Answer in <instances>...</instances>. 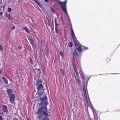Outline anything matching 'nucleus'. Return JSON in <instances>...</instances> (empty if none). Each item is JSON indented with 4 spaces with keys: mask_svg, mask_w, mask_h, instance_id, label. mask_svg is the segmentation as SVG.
I'll use <instances>...</instances> for the list:
<instances>
[{
    "mask_svg": "<svg viewBox=\"0 0 120 120\" xmlns=\"http://www.w3.org/2000/svg\"><path fill=\"white\" fill-rule=\"evenodd\" d=\"M2 109L4 112H7L8 111V108L6 105H4L2 106Z\"/></svg>",
    "mask_w": 120,
    "mask_h": 120,
    "instance_id": "9d476101",
    "label": "nucleus"
},
{
    "mask_svg": "<svg viewBox=\"0 0 120 120\" xmlns=\"http://www.w3.org/2000/svg\"><path fill=\"white\" fill-rule=\"evenodd\" d=\"M51 11L53 13H55V11L52 8H51Z\"/></svg>",
    "mask_w": 120,
    "mask_h": 120,
    "instance_id": "bb28decb",
    "label": "nucleus"
},
{
    "mask_svg": "<svg viewBox=\"0 0 120 120\" xmlns=\"http://www.w3.org/2000/svg\"><path fill=\"white\" fill-rule=\"evenodd\" d=\"M55 31H56V33L57 34H58L59 33L58 30L57 28V27H55Z\"/></svg>",
    "mask_w": 120,
    "mask_h": 120,
    "instance_id": "a878e982",
    "label": "nucleus"
},
{
    "mask_svg": "<svg viewBox=\"0 0 120 120\" xmlns=\"http://www.w3.org/2000/svg\"><path fill=\"white\" fill-rule=\"evenodd\" d=\"M55 2L58 1L61 6L63 11L66 14L70 22H71L70 17L68 14L67 10V4L68 0H66L64 2H62L59 0H54Z\"/></svg>",
    "mask_w": 120,
    "mask_h": 120,
    "instance_id": "f03ea898",
    "label": "nucleus"
},
{
    "mask_svg": "<svg viewBox=\"0 0 120 120\" xmlns=\"http://www.w3.org/2000/svg\"><path fill=\"white\" fill-rule=\"evenodd\" d=\"M74 75H75V79H76V77H75V74H74Z\"/></svg>",
    "mask_w": 120,
    "mask_h": 120,
    "instance_id": "c03bdc74",
    "label": "nucleus"
},
{
    "mask_svg": "<svg viewBox=\"0 0 120 120\" xmlns=\"http://www.w3.org/2000/svg\"><path fill=\"white\" fill-rule=\"evenodd\" d=\"M28 38L30 43L32 45H33L34 44V41L32 38L29 36Z\"/></svg>",
    "mask_w": 120,
    "mask_h": 120,
    "instance_id": "f8f14e48",
    "label": "nucleus"
},
{
    "mask_svg": "<svg viewBox=\"0 0 120 120\" xmlns=\"http://www.w3.org/2000/svg\"><path fill=\"white\" fill-rule=\"evenodd\" d=\"M75 72H76V74L77 75V76H78L79 77V73H78V70H77V69H75Z\"/></svg>",
    "mask_w": 120,
    "mask_h": 120,
    "instance_id": "5701e85b",
    "label": "nucleus"
},
{
    "mask_svg": "<svg viewBox=\"0 0 120 120\" xmlns=\"http://www.w3.org/2000/svg\"><path fill=\"white\" fill-rule=\"evenodd\" d=\"M1 114H2V113H1Z\"/></svg>",
    "mask_w": 120,
    "mask_h": 120,
    "instance_id": "a18cd8bd",
    "label": "nucleus"
},
{
    "mask_svg": "<svg viewBox=\"0 0 120 120\" xmlns=\"http://www.w3.org/2000/svg\"><path fill=\"white\" fill-rule=\"evenodd\" d=\"M55 24L57 23V20L56 19H55Z\"/></svg>",
    "mask_w": 120,
    "mask_h": 120,
    "instance_id": "f704fd0d",
    "label": "nucleus"
},
{
    "mask_svg": "<svg viewBox=\"0 0 120 120\" xmlns=\"http://www.w3.org/2000/svg\"><path fill=\"white\" fill-rule=\"evenodd\" d=\"M91 108L92 109L93 111V112L94 117L96 118V116H97V117L98 112L94 108H92L91 107Z\"/></svg>",
    "mask_w": 120,
    "mask_h": 120,
    "instance_id": "423d86ee",
    "label": "nucleus"
},
{
    "mask_svg": "<svg viewBox=\"0 0 120 120\" xmlns=\"http://www.w3.org/2000/svg\"><path fill=\"white\" fill-rule=\"evenodd\" d=\"M5 16L8 17L9 19H12L13 18L9 14H8L7 13H6V14Z\"/></svg>",
    "mask_w": 120,
    "mask_h": 120,
    "instance_id": "9b49d317",
    "label": "nucleus"
},
{
    "mask_svg": "<svg viewBox=\"0 0 120 120\" xmlns=\"http://www.w3.org/2000/svg\"><path fill=\"white\" fill-rule=\"evenodd\" d=\"M0 120H2V118L1 116H0Z\"/></svg>",
    "mask_w": 120,
    "mask_h": 120,
    "instance_id": "c9c22d12",
    "label": "nucleus"
},
{
    "mask_svg": "<svg viewBox=\"0 0 120 120\" xmlns=\"http://www.w3.org/2000/svg\"><path fill=\"white\" fill-rule=\"evenodd\" d=\"M60 71L63 76L65 75V74L64 71L62 69H61L60 70Z\"/></svg>",
    "mask_w": 120,
    "mask_h": 120,
    "instance_id": "4be33fe9",
    "label": "nucleus"
},
{
    "mask_svg": "<svg viewBox=\"0 0 120 120\" xmlns=\"http://www.w3.org/2000/svg\"><path fill=\"white\" fill-rule=\"evenodd\" d=\"M70 29L71 32V34L73 40L76 46H78V45L77 43V42L76 41L77 39L74 33L72 26H71V27Z\"/></svg>",
    "mask_w": 120,
    "mask_h": 120,
    "instance_id": "20e7f679",
    "label": "nucleus"
},
{
    "mask_svg": "<svg viewBox=\"0 0 120 120\" xmlns=\"http://www.w3.org/2000/svg\"><path fill=\"white\" fill-rule=\"evenodd\" d=\"M82 49V48L81 46H79L78 48H77V49L79 52H81Z\"/></svg>",
    "mask_w": 120,
    "mask_h": 120,
    "instance_id": "412c9836",
    "label": "nucleus"
},
{
    "mask_svg": "<svg viewBox=\"0 0 120 120\" xmlns=\"http://www.w3.org/2000/svg\"><path fill=\"white\" fill-rule=\"evenodd\" d=\"M77 81L79 84H80V80L79 79H78L77 80Z\"/></svg>",
    "mask_w": 120,
    "mask_h": 120,
    "instance_id": "cd10ccee",
    "label": "nucleus"
},
{
    "mask_svg": "<svg viewBox=\"0 0 120 120\" xmlns=\"http://www.w3.org/2000/svg\"><path fill=\"white\" fill-rule=\"evenodd\" d=\"M45 49H44V52L47 56H48L49 55V52L48 49L46 48H45Z\"/></svg>",
    "mask_w": 120,
    "mask_h": 120,
    "instance_id": "f3484780",
    "label": "nucleus"
},
{
    "mask_svg": "<svg viewBox=\"0 0 120 120\" xmlns=\"http://www.w3.org/2000/svg\"><path fill=\"white\" fill-rule=\"evenodd\" d=\"M30 62L32 64H33V62L32 58H30Z\"/></svg>",
    "mask_w": 120,
    "mask_h": 120,
    "instance_id": "393cba45",
    "label": "nucleus"
},
{
    "mask_svg": "<svg viewBox=\"0 0 120 120\" xmlns=\"http://www.w3.org/2000/svg\"><path fill=\"white\" fill-rule=\"evenodd\" d=\"M43 88V86L42 84H40L38 87V91L41 90Z\"/></svg>",
    "mask_w": 120,
    "mask_h": 120,
    "instance_id": "2eb2a0df",
    "label": "nucleus"
},
{
    "mask_svg": "<svg viewBox=\"0 0 120 120\" xmlns=\"http://www.w3.org/2000/svg\"><path fill=\"white\" fill-rule=\"evenodd\" d=\"M26 19L29 21H30V19H31V18H29L28 17H26Z\"/></svg>",
    "mask_w": 120,
    "mask_h": 120,
    "instance_id": "2f4dec72",
    "label": "nucleus"
},
{
    "mask_svg": "<svg viewBox=\"0 0 120 120\" xmlns=\"http://www.w3.org/2000/svg\"><path fill=\"white\" fill-rule=\"evenodd\" d=\"M74 51V52L73 53V58H75L76 56L78 55V54L76 50L75 49Z\"/></svg>",
    "mask_w": 120,
    "mask_h": 120,
    "instance_id": "ddd939ff",
    "label": "nucleus"
},
{
    "mask_svg": "<svg viewBox=\"0 0 120 120\" xmlns=\"http://www.w3.org/2000/svg\"><path fill=\"white\" fill-rule=\"evenodd\" d=\"M46 23L47 26H49L50 25V22L49 19L47 16L46 17Z\"/></svg>",
    "mask_w": 120,
    "mask_h": 120,
    "instance_id": "1a4fd4ad",
    "label": "nucleus"
},
{
    "mask_svg": "<svg viewBox=\"0 0 120 120\" xmlns=\"http://www.w3.org/2000/svg\"><path fill=\"white\" fill-rule=\"evenodd\" d=\"M62 52H60V54H61V55H62Z\"/></svg>",
    "mask_w": 120,
    "mask_h": 120,
    "instance_id": "79ce46f5",
    "label": "nucleus"
},
{
    "mask_svg": "<svg viewBox=\"0 0 120 120\" xmlns=\"http://www.w3.org/2000/svg\"><path fill=\"white\" fill-rule=\"evenodd\" d=\"M119 45H120V44H119Z\"/></svg>",
    "mask_w": 120,
    "mask_h": 120,
    "instance_id": "49530a36",
    "label": "nucleus"
},
{
    "mask_svg": "<svg viewBox=\"0 0 120 120\" xmlns=\"http://www.w3.org/2000/svg\"><path fill=\"white\" fill-rule=\"evenodd\" d=\"M73 68L74 70H75V69H77L76 68V67L75 65L74 64L73 66Z\"/></svg>",
    "mask_w": 120,
    "mask_h": 120,
    "instance_id": "7c9ffc66",
    "label": "nucleus"
},
{
    "mask_svg": "<svg viewBox=\"0 0 120 120\" xmlns=\"http://www.w3.org/2000/svg\"><path fill=\"white\" fill-rule=\"evenodd\" d=\"M80 71L81 72L80 73L82 74V75L83 79V80H84V73L83 72L82 69L80 70Z\"/></svg>",
    "mask_w": 120,
    "mask_h": 120,
    "instance_id": "a211bd4d",
    "label": "nucleus"
},
{
    "mask_svg": "<svg viewBox=\"0 0 120 120\" xmlns=\"http://www.w3.org/2000/svg\"><path fill=\"white\" fill-rule=\"evenodd\" d=\"M13 120H19L15 118H13Z\"/></svg>",
    "mask_w": 120,
    "mask_h": 120,
    "instance_id": "e433bc0d",
    "label": "nucleus"
},
{
    "mask_svg": "<svg viewBox=\"0 0 120 120\" xmlns=\"http://www.w3.org/2000/svg\"><path fill=\"white\" fill-rule=\"evenodd\" d=\"M42 82V81L40 79H38L37 81V85L39 84H41Z\"/></svg>",
    "mask_w": 120,
    "mask_h": 120,
    "instance_id": "aec40b11",
    "label": "nucleus"
},
{
    "mask_svg": "<svg viewBox=\"0 0 120 120\" xmlns=\"http://www.w3.org/2000/svg\"><path fill=\"white\" fill-rule=\"evenodd\" d=\"M19 49H22V47L21 46H19Z\"/></svg>",
    "mask_w": 120,
    "mask_h": 120,
    "instance_id": "4c0bfd02",
    "label": "nucleus"
},
{
    "mask_svg": "<svg viewBox=\"0 0 120 120\" xmlns=\"http://www.w3.org/2000/svg\"><path fill=\"white\" fill-rule=\"evenodd\" d=\"M15 27L14 26H13L12 28V30H13L15 29Z\"/></svg>",
    "mask_w": 120,
    "mask_h": 120,
    "instance_id": "72a5a7b5",
    "label": "nucleus"
},
{
    "mask_svg": "<svg viewBox=\"0 0 120 120\" xmlns=\"http://www.w3.org/2000/svg\"><path fill=\"white\" fill-rule=\"evenodd\" d=\"M49 0H45V1L46 2H47Z\"/></svg>",
    "mask_w": 120,
    "mask_h": 120,
    "instance_id": "ea45409f",
    "label": "nucleus"
},
{
    "mask_svg": "<svg viewBox=\"0 0 120 120\" xmlns=\"http://www.w3.org/2000/svg\"><path fill=\"white\" fill-rule=\"evenodd\" d=\"M0 49L1 51L3 50V47L0 44Z\"/></svg>",
    "mask_w": 120,
    "mask_h": 120,
    "instance_id": "c756f323",
    "label": "nucleus"
},
{
    "mask_svg": "<svg viewBox=\"0 0 120 120\" xmlns=\"http://www.w3.org/2000/svg\"><path fill=\"white\" fill-rule=\"evenodd\" d=\"M8 95L9 97L10 96H11L12 95H13V94L12 93V90L11 89H8L7 90Z\"/></svg>",
    "mask_w": 120,
    "mask_h": 120,
    "instance_id": "6e6552de",
    "label": "nucleus"
},
{
    "mask_svg": "<svg viewBox=\"0 0 120 120\" xmlns=\"http://www.w3.org/2000/svg\"><path fill=\"white\" fill-rule=\"evenodd\" d=\"M68 45L70 47H72L73 46V44L71 42H70L68 43Z\"/></svg>",
    "mask_w": 120,
    "mask_h": 120,
    "instance_id": "b1692460",
    "label": "nucleus"
},
{
    "mask_svg": "<svg viewBox=\"0 0 120 120\" xmlns=\"http://www.w3.org/2000/svg\"><path fill=\"white\" fill-rule=\"evenodd\" d=\"M83 47H84V48H85V49H88V48L87 47H84V46H83Z\"/></svg>",
    "mask_w": 120,
    "mask_h": 120,
    "instance_id": "58836bf2",
    "label": "nucleus"
},
{
    "mask_svg": "<svg viewBox=\"0 0 120 120\" xmlns=\"http://www.w3.org/2000/svg\"><path fill=\"white\" fill-rule=\"evenodd\" d=\"M78 58V60L77 61H78V62H79V63L80 62V59H79V58Z\"/></svg>",
    "mask_w": 120,
    "mask_h": 120,
    "instance_id": "a19ab883",
    "label": "nucleus"
},
{
    "mask_svg": "<svg viewBox=\"0 0 120 120\" xmlns=\"http://www.w3.org/2000/svg\"><path fill=\"white\" fill-rule=\"evenodd\" d=\"M9 97H10V101H11V102L13 104H15L14 99L15 97V95L14 94Z\"/></svg>",
    "mask_w": 120,
    "mask_h": 120,
    "instance_id": "39448f33",
    "label": "nucleus"
},
{
    "mask_svg": "<svg viewBox=\"0 0 120 120\" xmlns=\"http://www.w3.org/2000/svg\"><path fill=\"white\" fill-rule=\"evenodd\" d=\"M2 78L6 84H8V80L6 78H5V77L3 76L2 77Z\"/></svg>",
    "mask_w": 120,
    "mask_h": 120,
    "instance_id": "4468645a",
    "label": "nucleus"
},
{
    "mask_svg": "<svg viewBox=\"0 0 120 120\" xmlns=\"http://www.w3.org/2000/svg\"><path fill=\"white\" fill-rule=\"evenodd\" d=\"M11 11V9L10 8H9L8 9V11L9 12H10Z\"/></svg>",
    "mask_w": 120,
    "mask_h": 120,
    "instance_id": "c85d7f7f",
    "label": "nucleus"
},
{
    "mask_svg": "<svg viewBox=\"0 0 120 120\" xmlns=\"http://www.w3.org/2000/svg\"><path fill=\"white\" fill-rule=\"evenodd\" d=\"M2 13H0V15H2Z\"/></svg>",
    "mask_w": 120,
    "mask_h": 120,
    "instance_id": "37998d69",
    "label": "nucleus"
},
{
    "mask_svg": "<svg viewBox=\"0 0 120 120\" xmlns=\"http://www.w3.org/2000/svg\"><path fill=\"white\" fill-rule=\"evenodd\" d=\"M34 1L38 4L41 8H42V6L39 3L37 0H34Z\"/></svg>",
    "mask_w": 120,
    "mask_h": 120,
    "instance_id": "6ab92c4d",
    "label": "nucleus"
},
{
    "mask_svg": "<svg viewBox=\"0 0 120 120\" xmlns=\"http://www.w3.org/2000/svg\"><path fill=\"white\" fill-rule=\"evenodd\" d=\"M22 29L25 30L28 33H30V31L26 27H23Z\"/></svg>",
    "mask_w": 120,
    "mask_h": 120,
    "instance_id": "dca6fc26",
    "label": "nucleus"
},
{
    "mask_svg": "<svg viewBox=\"0 0 120 120\" xmlns=\"http://www.w3.org/2000/svg\"><path fill=\"white\" fill-rule=\"evenodd\" d=\"M47 97L46 96H44L40 100L42 101V102L40 103V105H41L42 106H46L48 104V102L46 101L47 99Z\"/></svg>",
    "mask_w": 120,
    "mask_h": 120,
    "instance_id": "7ed1b4c3",
    "label": "nucleus"
},
{
    "mask_svg": "<svg viewBox=\"0 0 120 120\" xmlns=\"http://www.w3.org/2000/svg\"><path fill=\"white\" fill-rule=\"evenodd\" d=\"M83 93L84 97L86 99V103H88L87 98L86 94V90L85 87L83 88Z\"/></svg>",
    "mask_w": 120,
    "mask_h": 120,
    "instance_id": "0eeeda50",
    "label": "nucleus"
},
{
    "mask_svg": "<svg viewBox=\"0 0 120 120\" xmlns=\"http://www.w3.org/2000/svg\"><path fill=\"white\" fill-rule=\"evenodd\" d=\"M55 27H57L58 26V24H57V23L55 24Z\"/></svg>",
    "mask_w": 120,
    "mask_h": 120,
    "instance_id": "473e14b6",
    "label": "nucleus"
},
{
    "mask_svg": "<svg viewBox=\"0 0 120 120\" xmlns=\"http://www.w3.org/2000/svg\"><path fill=\"white\" fill-rule=\"evenodd\" d=\"M46 110H44L43 108H40L38 109L37 113L38 117L39 118H43V119L40 120H49V119L48 117V114L46 110L47 108L46 107Z\"/></svg>",
    "mask_w": 120,
    "mask_h": 120,
    "instance_id": "f257e3e1",
    "label": "nucleus"
}]
</instances>
